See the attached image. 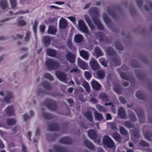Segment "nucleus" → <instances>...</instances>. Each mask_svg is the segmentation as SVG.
<instances>
[{
  "instance_id": "nucleus-1",
  "label": "nucleus",
  "mask_w": 152,
  "mask_h": 152,
  "mask_svg": "<svg viewBox=\"0 0 152 152\" xmlns=\"http://www.w3.org/2000/svg\"><path fill=\"white\" fill-rule=\"evenodd\" d=\"M90 15L91 16L93 21L97 27L100 30L104 29V27L99 20L96 16H98L99 11L96 8H93L90 9Z\"/></svg>"
},
{
  "instance_id": "nucleus-2",
  "label": "nucleus",
  "mask_w": 152,
  "mask_h": 152,
  "mask_svg": "<svg viewBox=\"0 0 152 152\" xmlns=\"http://www.w3.org/2000/svg\"><path fill=\"white\" fill-rule=\"evenodd\" d=\"M106 55L108 56L113 57L112 59L115 65L118 66L120 64L119 57L117 56L116 53L111 48H108L106 51Z\"/></svg>"
},
{
  "instance_id": "nucleus-3",
  "label": "nucleus",
  "mask_w": 152,
  "mask_h": 152,
  "mask_svg": "<svg viewBox=\"0 0 152 152\" xmlns=\"http://www.w3.org/2000/svg\"><path fill=\"white\" fill-rule=\"evenodd\" d=\"M47 66L51 69H56L59 66V63L57 61L51 59H48L46 62Z\"/></svg>"
},
{
  "instance_id": "nucleus-4",
  "label": "nucleus",
  "mask_w": 152,
  "mask_h": 152,
  "mask_svg": "<svg viewBox=\"0 0 152 152\" xmlns=\"http://www.w3.org/2000/svg\"><path fill=\"white\" fill-rule=\"evenodd\" d=\"M55 75L60 81L65 83L67 81V75L65 72L62 71H58L56 72Z\"/></svg>"
},
{
  "instance_id": "nucleus-5",
  "label": "nucleus",
  "mask_w": 152,
  "mask_h": 152,
  "mask_svg": "<svg viewBox=\"0 0 152 152\" xmlns=\"http://www.w3.org/2000/svg\"><path fill=\"white\" fill-rule=\"evenodd\" d=\"M78 26L79 28L81 31L84 33H88V28L83 20L80 19L78 20Z\"/></svg>"
},
{
  "instance_id": "nucleus-6",
  "label": "nucleus",
  "mask_w": 152,
  "mask_h": 152,
  "mask_svg": "<svg viewBox=\"0 0 152 152\" xmlns=\"http://www.w3.org/2000/svg\"><path fill=\"white\" fill-rule=\"evenodd\" d=\"M103 142L104 145L109 148H111L114 146L113 141L108 136H105L104 137Z\"/></svg>"
},
{
  "instance_id": "nucleus-7",
  "label": "nucleus",
  "mask_w": 152,
  "mask_h": 152,
  "mask_svg": "<svg viewBox=\"0 0 152 152\" xmlns=\"http://www.w3.org/2000/svg\"><path fill=\"white\" fill-rule=\"evenodd\" d=\"M103 17L104 22L107 26L110 29H112V27L114 26V24L110 20L106 13H104L103 14Z\"/></svg>"
},
{
  "instance_id": "nucleus-8",
  "label": "nucleus",
  "mask_w": 152,
  "mask_h": 152,
  "mask_svg": "<svg viewBox=\"0 0 152 152\" xmlns=\"http://www.w3.org/2000/svg\"><path fill=\"white\" fill-rule=\"evenodd\" d=\"M66 58L70 63L73 64L75 61L76 56L75 54L69 52L66 54Z\"/></svg>"
},
{
  "instance_id": "nucleus-9",
  "label": "nucleus",
  "mask_w": 152,
  "mask_h": 152,
  "mask_svg": "<svg viewBox=\"0 0 152 152\" xmlns=\"http://www.w3.org/2000/svg\"><path fill=\"white\" fill-rule=\"evenodd\" d=\"M89 64L91 68L94 70L98 69L99 68V65L97 61L93 58L91 59Z\"/></svg>"
},
{
  "instance_id": "nucleus-10",
  "label": "nucleus",
  "mask_w": 152,
  "mask_h": 152,
  "mask_svg": "<svg viewBox=\"0 0 152 152\" xmlns=\"http://www.w3.org/2000/svg\"><path fill=\"white\" fill-rule=\"evenodd\" d=\"M77 64L78 66L83 69H86L87 67V64L80 59H77Z\"/></svg>"
},
{
  "instance_id": "nucleus-11",
  "label": "nucleus",
  "mask_w": 152,
  "mask_h": 152,
  "mask_svg": "<svg viewBox=\"0 0 152 152\" xmlns=\"http://www.w3.org/2000/svg\"><path fill=\"white\" fill-rule=\"evenodd\" d=\"M5 112L8 116H12L14 114V110L12 106H9L4 110Z\"/></svg>"
},
{
  "instance_id": "nucleus-12",
  "label": "nucleus",
  "mask_w": 152,
  "mask_h": 152,
  "mask_svg": "<svg viewBox=\"0 0 152 152\" xmlns=\"http://www.w3.org/2000/svg\"><path fill=\"white\" fill-rule=\"evenodd\" d=\"M14 98V96L11 92H9L7 94L6 96L4 98V100L7 103H9L11 99Z\"/></svg>"
},
{
  "instance_id": "nucleus-13",
  "label": "nucleus",
  "mask_w": 152,
  "mask_h": 152,
  "mask_svg": "<svg viewBox=\"0 0 152 152\" xmlns=\"http://www.w3.org/2000/svg\"><path fill=\"white\" fill-rule=\"evenodd\" d=\"M79 53L80 55L83 58L86 60H88L89 56V54H88V52L82 50L80 51Z\"/></svg>"
},
{
  "instance_id": "nucleus-14",
  "label": "nucleus",
  "mask_w": 152,
  "mask_h": 152,
  "mask_svg": "<svg viewBox=\"0 0 152 152\" xmlns=\"http://www.w3.org/2000/svg\"><path fill=\"white\" fill-rule=\"evenodd\" d=\"M118 114L122 118H124L126 117V112L123 108L121 107L118 109Z\"/></svg>"
},
{
  "instance_id": "nucleus-15",
  "label": "nucleus",
  "mask_w": 152,
  "mask_h": 152,
  "mask_svg": "<svg viewBox=\"0 0 152 152\" xmlns=\"http://www.w3.org/2000/svg\"><path fill=\"white\" fill-rule=\"evenodd\" d=\"M96 35V37L99 41H105L106 38L105 36L102 33L100 32L98 33Z\"/></svg>"
},
{
  "instance_id": "nucleus-16",
  "label": "nucleus",
  "mask_w": 152,
  "mask_h": 152,
  "mask_svg": "<svg viewBox=\"0 0 152 152\" xmlns=\"http://www.w3.org/2000/svg\"><path fill=\"white\" fill-rule=\"evenodd\" d=\"M91 84L93 88L98 90L101 88V85L97 81H93L91 82Z\"/></svg>"
},
{
  "instance_id": "nucleus-17",
  "label": "nucleus",
  "mask_w": 152,
  "mask_h": 152,
  "mask_svg": "<svg viewBox=\"0 0 152 152\" xmlns=\"http://www.w3.org/2000/svg\"><path fill=\"white\" fill-rule=\"evenodd\" d=\"M88 135L89 137L92 139H95L97 137L96 132L93 129L90 130L88 131Z\"/></svg>"
},
{
  "instance_id": "nucleus-18",
  "label": "nucleus",
  "mask_w": 152,
  "mask_h": 152,
  "mask_svg": "<svg viewBox=\"0 0 152 152\" xmlns=\"http://www.w3.org/2000/svg\"><path fill=\"white\" fill-rule=\"evenodd\" d=\"M94 117L95 119L99 121H102L103 119L102 114H100L97 111H95L94 114Z\"/></svg>"
},
{
  "instance_id": "nucleus-19",
  "label": "nucleus",
  "mask_w": 152,
  "mask_h": 152,
  "mask_svg": "<svg viewBox=\"0 0 152 152\" xmlns=\"http://www.w3.org/2000/svg\"><path fill=\"white\" fill-rule=\"evenodd\" d=\"M67 23L66 20L62 18L60 21L59 22V26L60 27L62 28H64L67 25Z\"/></svg>"
},
{
  "instance_id": "nucleus-20",
  "label": "nucleus",
  "mask_w": 152,
  "mask_h": 152,
  "mask_svg": "<svg viewBox=\"0 0 152 152\" xmlns=\"http://www.w3.org/2000/svg\"><path fill=\"white\" fill-rule=\"evenodd\" d=\"M47 52L48 55L50 56L55 57L56 56V51L53 49H48Z\"/></svg>"
},
{
  "instance_id": "nucleus-21",
  "label": "nucleus",
  "mask_w": 152,
  "mask_h": 152,
  "mask_svg": "<svg viewBox=\"0 0 152 152\" xmlns=\"http://www.w3.org/2000/svg\"><path fill=\"white\" fill-rule=\"evenodd\" d=\"M85 116L90 121H91L93 120V117L91 112L88 111L84 114Z\"/></svg>"
},
{
  "instance_id": "nucleus-22",
  "label": "nucleus",
  "mask_w": 152,
  "mask_h": 152,
  "mask_svg": "<svg viewBox=\"0 0 152 152\" xmlns=\"http://www.w3.org/2000/svg\"><path fill=\"white\" fill-rule=\"evenodd\" d=\"M83 36L80 34H78L75 36L74 40L76 42L79 43L83 40Z\"/></svg>"
},
{
  "instance_id": "nucleus-23",
  "label": "nucleus",
  "mask_w": 152,
  "mask_h": 152,
  "mask_svg": "<svg viewBox=\"0 0 152 152\" xmlns=\"http://www.w3.org/2000/svg\"><path fill=\"white\" fill-rule=\"evenodd\" d=\"M107 11L110 16L114 19H116V15L113 9L110 7H108L107 8Z\"/></svg>"
},
{
  "instance_id": "nucleus-24",
  "label": "nucleus",
  "mask_w": 152,
  "mask_h": 152,
  "mask_svg": "<svg viewBox=\"0 0 152 152\" xmlns=\"http://www.w3.org/2000/svg\"><path fill=\"white\" fill-rule=\"evenodd\" d=\"M94 53L96 54V56L97 58L102 56L103 54L99 48L96 47L94 49Z\"/></svg>"
},
{
  "instance_id": "nucleus-25",
  "label": "nucleus",
  "mask_w": 152,
  "mask_h": 152,
  "mask_svg": "<svg viewBox=\"0 0 152 152\" xmlns=\"http://www.w3.org/2000/svg\"><path fill=\"white\" fill-rule=\"evenodd\" d=\"M82 85L85 89L87 92L89 93L90 92V87L88 83L86 81H84L83 82Z\"/></svg>"
},
{
  "instance_id": "nucleus-26",
  "label": "nucleus",
  "mask_w": 152,
  "mask_h": 152,
  "mask_svg": "<svg viewBox=\"0 0 152 152\" xmlns=\"http://www.w3.org/2000/svg\"><path fill=\"white\" fill-rule=\"evenodd\" d=\"M56 31V28L54 26H50L49 27L48 33L51 34H55Z\"/></svg>"
},
{
  "instance_id": "nucleus-27",
  "label": "nucleus",
  "mask_w": 152,
  "mask_h": 152,
  "mask_svg": "<svg viewBox=\"0 0 152 152\" xmlns=\"http://www.w3.org/2000/svg\"><path fill=\"white\" fill-rule=\"evenodd\" d=\"M113 137L118 142H121V138L120 135L117 133H114L113 135Z\"/></svg>"
},
{
  "instance_id": "nucleus-28",
  "label": "nucleus",
  "mask_w": 152,
  "mask_h": 152,
  "mask_svg": "<svg viewBox=\"0 0 152 152\" xmlns=\"http://www.w3.org/2000/svg\"><path fill=\"white\" fill-rule=\"evenodd\" d=\"M100 99L105 102L109 101V99L107 96L104 93L101 94L99 96Z\"/></svg>"
},
{
  "instance_id": "nucleus-29",
  "label": "nucleus",
  "mask_w": 152,
  "mask_h": 152,
  "mask_svg": "<svg viewBox=\"0 0 152 152\" xmlns=\"http://www.w3.org/2000/svg\"><path fill=\"white\" fill-rule=\"evenodd\" d=\"M0 5L2 9H6L7 7L6 0H2L0 2Z\"/></svg>"
},
{
  "instance_id": "nucleus-30",
  "label": "nucleus",
  "mask_w": 152,
  "mask_h": 152,
  "mask_svg": "<svg viewBox=\"0 0 152 152\" xmlns=\"http://www.w3.org/2000/svg\"><path fill=\"white\" fill-rule=\"evenodd\" d=\"M84 143L88 147L91 149H93L94 148V145L87 140H86L84 141Z\"/></svg>"
},
{
  "instance_id": "nucleus-31",
  "label": "nucleus",
  "mask_w": 152,
  "mask_h": 152,
  "mask_svg": "<svg viewBox=\"0 0 152 152\" xmlns=\"http://www.w3.org/2000/svg\"><path fill=\"white\" fill-rule=\"evenodd\" d=\"M115 45L116 48L118 50H123L124 48L119 42H115Z\"/></svg>"
},
{
  "instance_id": "nucleus-32",
  "label": "nucleus",
  "mask_w": 152,
  "mask_h": 152,
  "mask_svg": "<svg viewBox=\"0 0 152 152\" xmlns=\"http://www.w3.org/2000/svg\"><path fill=\"white\" fill-rule=\"evenodd\" d=\"M6 122L9 125H12L15 124L16 121L14 119L8 118L6 120Z\"/></svg>"
},
{
  "instance_id": "nucleus-33",
  "label": "nucleus",
  "mask_w": 152,
  "mask_h": 152,
  "mask_svg": "<svg viewBox=\"0 0 152 152\" xmlns=\"http://www.w3.org/2000/svg\"><path fill=\"white\" fill-rule=\"evenodd\" d=\"M80 70L77 66L74 67L70 71L71 73H74L76 74H78L80 73Z\"/></svg>"
},
{
  "instance_id": "nucleus-34",
  "label": "nucleus",
  "mask_w": 152,
  "mask_h": 152,
  "mask_svg": "<svg viewBox=\"0 0 152 152\" xmlns=\"http://www.w3.org/2000/svg\"><path fill=\"white\" fill-rule=\"evenodd\" d=\"M42 85L46 89H49L51 88L50 85L47 81H44L42 83Z\"/></svg>"
},
{
  "instance_id": "nucleus-35",
  "label": "nucleus",
  "mask_w": 152,
  "mask_h": 152,
  "mask_svg": "<svg viewBox=\"0 0 152 152\" xmlns=\"http://www.w3.org/2000/svg\"><path fill=\"white\" fill-rule=\"evenodd\" d=\"M67 45L68 47L71 49H72V48H74L75 49V48L73 47L72 45L71 39H69L67 40Z\"/></svg>"
},
{
  "instance_id": "nucleus-36",
  "label": "nucleus",
  "mask_w": 152,
  "mask_h": 152,
  "mask_svg": "<svg viewBox=\"0 0 152 152\" xmlns=\"http://www.w3.org/2000/svg\"><path fill=\"white\" fill-rule=\"evenodd\" d=\"M114 90V91L118 94H121V87L118 85H117L115 87H114L113 88Z\"/></svg>"
},
{
  "instance_id": "nucleus-37",
  "label": "nucleus",
  "mask_w": 152,
  "mask_h": 152,
  "mask_svg": "<svg viewBox=\"0 0 152 152\" xmlns=\"http://www.w3.org/2000/svg\"><path fill=\"white\" fill-rule=\"evenodd\" d=\"M48 107L50 109L54 110L57 108V106L54 102H52L50 105H48Z\"/></svg>"
},
{
  "instance_id": "nucleus-38",
  "label": "nucleus",
  "mask_w": 152,
  "mask_h": 152,
  "mask_svg": "<svg viewBox=\"0 0 152 152\" xmlns=\"http://www.w3.org/2000/svg\"><path fill=\"white\" fill-rule=\"evenodd\" d=\"M97 74L99 78H103L104 76V72L102 70H99L97 72Z\"/></svg>"
},
{
  "instance_id": "nucleus-39",
  "label": "nucleus",
  "mask_w": 152,
  "mask_h": 152,
  "mask_svg": "<svg viewBox=\"0 0 152 152\" xmlns=\"http://www.w3.org/2000/svg\"><path fill=\"white\" fill-rule=\"evenodd\" d=\"M136 96L138 98L142 99L144 98V96L141 91H138L136 93Z\"/></svg>"
},
{
  "instance_id": "nucleus-40",
  "label": "nucleus",
  "mask_w": 152,
  "mask_h": 152,
  "mask_svg": "<svg viewBox=\"0 0 152 152\" xmlns=\"http://www.w3.org/2000/svg\"><path fill=\"white\" fill-rule=\"evenodd\" d=\"M69 139L66 137H64L61 139L60 142L62 143L69 144L68 142Z\"/></svg>"
},
{
  "instance_id": "nucleus-41",
  "label": "nucleus",
  "mask_w": 152,
  "mask_h": 152,
  "mask_svg": "<svg viewBox=\"0 0 152 152\" xmlns=\"http://www.w3.org/2000/svg\"><path fill=\"white\" fill-rule=\"evenodd\" d=\"M120 131L121 133L123 134L127 135L128 134L126 130L123 127H120Z\"/></svg>"
},
{
  "instance_id": "nucleus-42",
  "label": "nucleus",
  "mask_w": 152,
  "mask_h": 152,
  "mask_svg": "<svg viewBox=\"0 0 152 152\" xmlns=\"http://www.w3.org/2000/svg\"><path fill=\"white\" fill-rule=\"evenodd\" d=\"M108 126L111 128L113 129H116V126L115 124L114 123H107Z\"/></svg>"
},
{
  "instance_id": "nucleus-43",
  "label": "nucleus",
  "mask_w": 152,
  "mask_h": 152,
  "mask_svg": "<svg viewBox=\"0 0 152 152\" xmlns=\"http://www.w3.org/2000/svg\"><path fill=\"white\" fill-rule=\"evenodd\" d=\"M124 124L125 126L129 128H132L133 126V125L132 123L130 121H126Z\"/></svg>"
},
{
  "instance_id": "nucleus-44",
  "label": "nucleus",
  "mask_w": 152,
  "mask_h": 152,
  "mask_svg": "<svg viewBox=\"0 0 152 152\" xmlns=\"http://www.w3.org/2000/svg\"><path fill=\"white\" fill-rule=\"evenodd\" d=\"M45 77L50 80H53L54 79L52 76L48 73H47L45 74Z\"/></svg>"
},
{
  "instance_id": "nucleus-45",
  "label": "nucleus",
  "mask_w": 152,
  "mask_h": 152,
  "mask_svg": "<svg viewBox=\"0 0 152 152\" xmlns=\"http://www.w3.org/2000/svg\"><path fill=\"white\" fill-rule=\"evenodd\" d=\"M13 38L14 39H16L18 38H19L20 39H22L23 37V36L22 35L18 34L16 36H13Z\"/></svg>"
},
{
  "instance_id": "nucleus-46",
  "label": "nucleus",
  "mask_w": 152,
  "mask_h": 152,
  "mask_svg": "<svg viewBox=\"0 0 152 152\" xmlns=\"http://www.w3.org/2000/svg\"><path fill=\"white\" fill-rule=\"evenodd\" d=\"M60 149V148H59V147L58 146H56L53 149V151H52L50 149L49 150V152H58L59 151V150Z\"/></svg>"
},
{
  "instance_id": "nucleus-47",
  "label": "nucleus",
  "mask_w": 152,
  "mask_h": 152,
  "mask_svg": "<svg viewBox=\"0 0 152 152\" xmlns=\"http://www.w3.org/2000/svg\"><path fill=\"white\" fill-rule=\"evenodd\" d=\"M97 108L99 110V111H100L104 112L106 111V109L104 107H103L101 105H97Z\"/></svg>"
},
{
  "instance_id": "nucleus-48",
  "label": "nucleus",
  "mask_w": 152,
  "mask_h": 152,
  "mask_svg": "<svg viewBox=\"0 0 152 152\" xmlns=\"http://www.w3.org/2000/svg\"><path fill=\"white\" fill-rule=\"evenodd\" d=\"M10 18H7L0 20V26L3 25L4 22L10 20Z\"/></svg>"
},
{
  "instance_id": "nucleus-49",
  "label": "nucleus",
  "mask_w": 152,
  "mask_h": 152,
  "mask_svg": "<svg viewBox=\"0 0 152 152\" xmlns=\"http://www.w3.org/2000/svg\"><path fill=\"white\" fill-rule=\"evenodd\" d=\"M84 75L85 77L88 79L91 76V72H86L84 73Z\"/></svg>"
},
{
  "instance_id": "nucleus-50",
  "label": "nucleus",
  "mask_w": 152,
  "mask_h": 152,
  "mask_svg": "<svg viewBox=\"0 0 152 152\" xmlns=\"http://www.w3.org/2000/svg\"><path fill=\"white\" fill-rule=\"evenodd\" d=\"M12 7L15 8L17 5L16 0H10Z\"/></svg>"
},
{
  "instance_id": "nucleus-51",
  "label": "nucleus",
  "mask_w": 152,
  "mask_h": 152,
  "mask_svg": "<svg viewBox=\"0 0 152 152\" xmlns=\"http://www.w3.org/2000/svg\"><path fill=\"white\" fill-rule=\"evenodd\" d=\"M38 22L37 21L35 20L34 22L33 26V28L34 31L35 33L37 31V27L38 25Z\"/></svg>"
},
{
  "instance_id": "nucleus-52",
  "label": "nucleus",
  "mask_w": 152,
  "mask_h": 152,
  "mask_svg": "<svg viewBox=\"0 0 152 152\" xmlns=\"http://www.w3.org/2000/svg\"><path fill=\"white\" fill-rule=\"evenodd\" d=\"M51 38L49 37L45 36L43 38V41L45 42L46 43L49 42Z\"/></svg>"
},
{
  "instance_id": "nucleus-53",
  "label": "nucleus",
  "mask_w": 152,
  "mask_h": 152,
  "mask_svg": "<svg viewBox=\"0 0 152 152\" xmlns=\"http://www.w3.org/2000/svg\"><path fill=\"white\" fill-rule=\"evenodd\" d=\"M18 25L20 26H23L26 25V23L24 20H19L18 22Z\"/></svg>"
},
{
  "instance_id": "nucleus-54",
  "label": "nucleus",
  "mask_w": 152,
  "mask_h": 152,
  "mask_svg": "<svg viewBox=\"0 0 152 152\" xmlns=\"http://www.w3.org/2000/svg\"><path fill=\"white\" fill-rule=\"evenodd\" d=\"M30 33L29 32H27L26 34V37H25V40L28 42L29 40Z\"/></svg>"
},
{
  "instance_id": "nucleus-55",
  "label": "nucleus",
  "mask_w": 152,
  "mask_h": 152,
  "mask_svg": "<svg viewBox=\"0 0 152 152\" xmlns=\"http://www.w3.org/2000/svg\"><path fill=\"white\" fill-rule=\"evenodd\" d=\"M99 61L102 65L104 66H106V62L104 60V59L103 58H100L99 60Z\"/></svg>"
},
{
  "instance_id": "nucleus-56",
  "label": "nucleus",
  "mask_w": 152,
  "mask_h": 152,
  "mask_svg": "<svg viewBox=\"0 0 152 152\" xmlns=\"http://www.w3.org/2000/svg\"><path fill=\"white\" fill-rule=\"evenodd\" d=\"M120 75L121 77L123 79H124L126 80H128V77L126 76L125 74L124 73L122 72L120 74Z\"/></svg>"
},
{
  "instance_id": "nucleus-57",
  "label": "nucleus",
  "mask_w": 152,
  "mask_h": 152,
  "mask_svg": "<svg viewBox=\"0 0 152 152\" xmlns=\"http://www.w3.org/2000/svg\"><path fill=\"white\" fill-rule=\"evenodd\" d=\"M84 18L85 20L87 23L88 24L91 22L89 17L87 15H84Z\"/></svg>"
},
{
  "instance_id": "nucleus-58",
  "label": "nucleus",
  "mask_w": 152,
  "mask_h": 152,
  "mask_svg": "<svg viewBox=\"0 0 152 152\" xmlns=\"http://www.w3.org/2000/svg\"><path fill=\"white\" fill-rule=\"evenodd\" d=\"M28 10H26L25 11H19L16 12L15 14V15H18L20 14H24L25 13H28Z\"/></svg>"
},
{
  "instance_id": "nucleus-59",
  "label": "nucleus",
  "mask_w": 152,
  "mask_h": 152,
  "mask_svg": "<svg viewBox=\"0 0 152 152\" xmlns=\"http://www.w3.org/2000/svg\"><path fill=\"white\" fill-rule=\"evenodd\" d=\"M119 99L121 102L122 104H124L126 103V101L125 99L123 97H119Z\"/></svg>"
},
{
  "instance_id": "nucleus-60",
  "label": "nucleus",
  "mask_w": 152,
  "mask_h": 152,
  "mask_svg": "<svg viewBox=\"0 0 152 152\" xmlns=\"http://www.w3.org/2000/svg\"><path fill=\"white\" fill-rule=\"evenodd\" d=\"M140 144L142 146H146L148 145L147 142L143 140L141 141L140 142Z\"/></svg>"
},
{
  "instance_id": "nucleus-61",
  "label": "nucleus",
  "mask_w": 152,
  "mask_h": 152,
  "mask_svg": "<svg viewBox=\"0 0 152 152\" xmlns=\"http://www.w3.org/2000/svg\"><path fill=\"white\" fill-rule=\"evenodd\" d=\"M43 115L44 117L46 118L50 119L51 118L49 114L47 113H43Z\"/></svg>"
},
{
  "instance_id": "nucleus-62",
  "label": "nucleus",
  "mask_w": 152,
  "mask_h": 152,
  "mask_svg": "<svg viewBox=\"0 0 152 152\" xmlns=\"http://www.w3.org/2000/svg\"><path fill=\"white\" fill-rule=\"evenodd\" d=\"M23 117L25 121H26L27 120L29 119L30 118V117L28 116L27 114H24L23 115Z\"/></svg>"
},
{
  "instance_id": "nucleus-63",
  "label": "nucleus",
  "mask_w": 152,
  "mask_h": 152,
  "mask_svg": "<svg viewBox=\"0 0 152 152\" xmlns=\"http://www.w3.org/2000/svg\"><path fill=\"white\" fill-rule=\"evenodd\" d=\"M88 25L89 27L91 29V30H93V29H94V26L92 23L91 22L90 23H89L88 24Z\"/></svg>"
},
{
  "instance_id": "nucleus-64",
  "label": "nucleus",
  "mask_w": 152,
  "mask_h": 152,
  "mask_svg": "<svg viewBox=\"0 0 152 152\" xmlns=\"http://www.w3.org/2000/svg\"><path fill=\"white\" fill-rule=\"evenodd\" d=\"M40 29L42 32H44L45 30V26L43 25H41L40 26Z\"/></svg>"
}]
</instances>
